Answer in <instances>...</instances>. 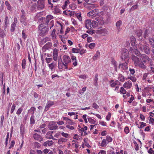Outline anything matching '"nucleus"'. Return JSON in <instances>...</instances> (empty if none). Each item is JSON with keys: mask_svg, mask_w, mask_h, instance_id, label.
Here are the masks:
<instances>
[{"mask_svg": "<svg viewBox=\"0 0 154 154\" xmlns=\"http://www.w3.org/2000/svg\"><path fill=\"white\" fill-rule=\"evenodd\" d=\"M106 2V0H100V4L101 6H103L102 8L103 10H105L106 7H105V3Z\"/></svg>", "mask_w": 154, "mask_h": 154, "instance_id": "a878e982", "label": "nucleus"}, {"mask_svg": "<svg viewBox=\"0 0 154 154\" xmlns=\"http://www.w3.org/2000/svg\"><path fill=\"white\" fill-rule=\"evenodd\" d=\"M142 31L141 29L137 30L136 31V33L137 35L139 37L141 36L142 35Z\"/></svg>", "mask_w": 154, "mask_h": 154, "instance_id": "473e14b6", "label": "nucleus"}, {"mask_svg": "<svg viewBox=\"0 0 154 154\" xmlns=\"http://www.w3.org/2000/svg\"><path fill=\"white\" fill-rule=\"evenodd\" d=\"M8 18V16L5 17V27L6 28L8 27V24L9 23Z\"/></svg>", "mask_w": 154, "mask_h": 154, "instance_id": "2f4dec72", "label": "nucleus"}, {"mask_svg": "<svg viewBox=\"0 0 154 154\" xmlns=\"http://www.w3.org/2000/svg\"><path fill=\"white\" fill-rule=\"evenodd\" d=\"M69 3V0L66 1L64 3V5L63 6V9H65L66 8L67 5Z\"/></svg>", "mask_w": 154, "mask_h": 154, "instance_id": "de8ad7c7", "label": "nucleus"}, {"mask_svg": "<svg viewBox=\"0 0 154 154\" xmlns=\"http://www.w3.org/2000/svg\"><path fill=\"white\" fill-rule=\"evenodd\" d=\"M61 134L62 136L65 137L66 138H67L69 137V135L67 133H65L64 132H62L61 133Z\"/></svg>", "mask_w": 154, "mask_h": 154, "instance_id": "5fc2aeb1", "label": "nucleus"}, {"mask_svg": "<svg viewBox=\"0 0 154 154\" xmlns=\"http://www.w3.org/2000/svg\"><path fill=\"white\" fill-rule=\"evenodd\" d=\"M38 33L42 37H44L47 34L49 31L48 26H44L42 24L38 26Z\"/></svg>", "mask_w": 154, "mask_h": 154, "instance_id": "f257e3e1", "label": "nucleus"}, {"mask_svg": "<svg viewBox=\"0 0 154 154\" xmlns=\"http://www.w3.org/2000/svg\"><path fill=\"white\" fill-rule=\"evenodd\" d=\"M22 38L24 39L25 40L27 38V35L26 34V32L25 30H23L22 32Z\"/></svg>", "mask_w": 154, "mask_h": 154, "instance_id": "37998d69", "label": "nucleus"}, {"mask_svg": "<svg viewBox=\"0 0 154 154\" xmlns=\"http://www.w3.org/2000/svg\"><path fill=\"white\" fill-rule=\"evenodd\" d=\"M106 32V29L105 28H103L101 29H100L98 31V32L100 33H105Z\"/></svg>", "mask_w": 154, "mask_h": 154, "instance_id": "e2e57ef3", "label": "nucleus"}, {"mask_svg": "<svg viewBox=\"0 0 154 154\" xmlns=\"http://www.w3.org/2000/svg\"><path fill=\"white\" fill-rule=\"evenodd\" d=\"M67 140V138L61 137L58 139L57 143L59 144H62L63 143L66 142Z\"/></svg>", "mask_w": 154, "mask_h": 154, "instance_id": "393cba45", "label": "nucleus"}, {"mask_svg": "<svg viewBox=\"0 0 154 154\" xmlns=\"http://www.w3.org/2000/svg\"><path fill=\"white\" fill-rule=\"evenodd\" d=\"M131 59L134 62V64L136 66H137V65L140 62L139 58L134 54H132L131 56Z\"/></svg>", "mask_w": 154, "mask_h": 154, "instance_id": "9d476101", "label": "nucleus"}, {"mask_svg": "<svg viewBox=\"0 0 154 154\" xmlns=\"http://www.w3.org/2000/svg\"><path fill=\"white\" fill-rule=\"evenodd\" d=\"M119 75V80L121 82H124L125 81L124 77L120 74Z\"/></svg>", "mask_w": 154, "mask_h": 154, "instance_id": "e433bc0d", "label": "nucleus"}, {"mask_svg": "<svg viewBox=\"0 0 154 154\" xmlns=\"http://www.w3.org/2000/svg\"><path fill=\"white\" fill-rule=\"evenodd\" d=\"M16 108V105L14 104H13L12 105V106L11 108V114H12L14 112V110Z\"/></svg>", "mask_w": 154, "mask_h": 154, "instance_id": "13d9d810", "label": "nucleus"}, {"mask_svg": "<svg viewBox=\"0 0 154 154\" xmlns=\"http://www.w3.org/2000/svg\"><path fill=\"white\" fill-rule=\"evenodd\" d=\"M124 132L126 134H128L129 133V130L128 127L126 126L125 127L124 129Z\"/></svg>", "mask_w": 154, "mask_h": 154, "instance_id": "338daca9", "label": "nucleus"}, {"mask_svg": "<svg viewBox=\"0 0 154 154\" xmlns=\"http://www.w3.org/2000/svg\"><path fill=\"white\" fill-rule=\"evenodd\" d=\"M56 29H54L51 33V35L52 39H55L56 38V35L55 34Z\"/></svg>", "mask_w": 154, "mask_h": 154, "instance_id": "72a5a7b5", "label": "nucleus"}, {"mask_svg": "<svg viewBox=\"0 0 154 154\" xmlns=\"http://www.w3.org/2000/svg\"><path fill=\"white\" fill-rule=\"evenodd\" d=\"M54 11L55 13H58L60 12V10L57 8L56 6H54Z\"/></svg>", "mask_w": 154, "mask_h": 154, "instance_id": "09e8293b", "label": "nucleus"}, {"mask_svg": "<svg viewBox=\"0 0 154 154\" xmlns=\"http://www.w3.org/2000/svg\"><path fill=\"white\" fill-rule=\"evenodd\" d=\"M53 142L52 140H48L45 142L43 144V145L45 146H51L53 145Z\"/></svg>", "mask_w": 154, "mask_h": 154, "instance_id": "4be33fe9", "label": "nucleus"}, {"mask_svg": "<svg viewBox=\"0 0 154 154\" xmlns=\"http://www.w3.org/2000/svg\"><path fill=\"white\" fill-rule=\"evenodd\" d=\"M140 50L143 51L147 54H149L151 51L150 48L149 46L146 45H140L139 46Z\"/></svg>", "mask_w": 154, "mask_h": 154, "instance_id": "7ed1b4c3", "label": "nucleus"}, {"mask_svg": "<svg viewBox=\"0 0 154 154\" xmlns=\"http://www.w3.org/2000/svg\"><path fill=\"white\" fill-rule=\"evenodd\" d=\"M16 25L14 23H13L11 27V32H13L15 29Z\"/></svg>", "mask_w": 154, "mask_h": 154, "instance_id": "603ef678", "label": "nucleus"}, {"mask_svg": "<svg viewBox=\"0 0 154 154\" xmlns=\"http://www.w3.org/2000/svg\"><path fill=\"white\" fill-rule=\"evenodd\" d=\"M88 119L90 123L92 124H94L95 123L96 121L90 117L88 118Z\"/></svg>", "mask_w": 154, "mask_h": 154, "instance_id": "864d4df0", "label": "nucleus"}, {"mask_svg": "<svg viewBox=\"0 0 154 154\" xmlns=\"http://www.w3.org/2000/svg\"><path fill=\"white\" fill-rule=\"evenodd\" d=\"M125 63H122V68L123 69H127L128 67V66L127 65L128 63V62L127 61H125Z\"/></svg>", "mask_w": 154, "mask_h": 154, "instance_id": "7c9ffc66", "label": "nucleus"}, {"mask_svg": "<svg viewBox=\"0 0 154 154\" xmlns=\"http://www.w3.org/2000/svg\"><path fill=\"white\" fill-rule=\"evenodd\" d=\"M53 18V17L51 15H48L46 17V19L45 20H46V21H49L51 20Z\"/></svg>", "mask_w": 154, "mask_h": 154, "instance_id": "c9c22d12", "label": "nucleus"}, {"mask_svg": "<svg viewBox=\"0 0 154 154\" xmlns=\"http://www.w3.org/2000/svg\"><path fill=\"white\" fill-rule=\"evenodd\" d=\"M55 66L56 64L53 63L48 64V66L49 68L51 70L54 69Z\"/></svg>", "mask_w": 154, "mask_h": 154, "instance_id": "4c0bfd02", "label": "nucleus"}, {"mask_svg": "<svg viewBox=\"0 0 154 154\" xmlns=\"http://www.w3.org/2000/svg\"><path fill=\"white\" fill-rule=\"evenodd\" d=\"M72 62L73 63L72 64L74 66H75L77 65V61L76 57L75 56H72L71 57Z\"/></svg>", "mask_w": 154, "mask_h": 154, "instance_id": "5701e85b", "label": "nucleus"}, {"mask_svg": "<svg viewBox=\"0 0 154 154\" xmlns=\"http://www.w3.org/2000/svg\"><path fill=\"white\" fill-rule=\"evenodd\" d=\"M100 54L99 52L98 51H97L94 55V56L93 57V60H97V59H98L100 56Z\"/></svg>", "mask_w": 154, "mask_h": 154, "instance_id": "cd10ccee", "label": "nucleus"}, {"mask_svg": "<svg viewBox=\"0 0 154 154\" xmlns=\"http://www.w3.org/2000/svg\"><path fill=\"white\" fill-rule=\"evenodd\" d=\"M91 20H87L85 21V26L86 28L88 29H91Z\"/></svg>", "mask_w": 154, "mask_h": 154, "instance_id": "aec40b11", "label": "nucleus"}, {"mask_svg": "<svg viewBox=\"0 0 154 154\" xmlns=\"http://www.w3.org/2000/svg\"><path fill=\"white\" fill-rule=\"evenodd\" d=\"M87 5V7L90 9H92L94 7V5L93 4H88Z\"/></svg>", "mask_w": 154, "mask_h": 154, "instance_id": "4d7b16f0", "label": "nucleus"}, {"mask_svg": "<svg viewBox=\"0 0 154 154\" xmlns=\"http://www.w3.org/2000/svg\"><path fill=\"white\" fill-rule=\"evenodd\" d=\"M36 8H37V5L36 3L33 4L31 8V9L32 11L35 10Z\"/></svg>", "mask_w": 154, "mask_h": 154, "instance_id": "3c124183", "label": "nucleus"}, {"mask_svg": "<svg viewBox=\"0 0 154 154\" xmlns=\"http://www.w3.org/2000/svg\"><path fill=\"white\" fill-rule=\"evenodd\" d=\"M140 123L141 125L140 126H138V128H143V127L145 126H146V123H144L143 122H140Z\"/></svg>", "mask_w": 154, "mask_h": 154, "instance_id": "bf43d9fd", "label": "nucleus"}, {"mask_svg": "<svg viewBox=\"0 0 154 154\" xmlns=\"http://www.w3.org/2000/svg\"><path fill=\"white\" fill-rule=\"evenodd\" d=\"M35 110V107L33 106L31 107L30 109L28 110V113L31 114L32 115H34V114Z\"/></svg>", "mask_w": 154, "mask_h": 154, "instance_id": "c756f323", "label": "nucleus"}, {"mask_svg": "<svg viewBox=\"0 0 154 154\" xmlns=\"http://www.w3.org/2000/svg\"><path fill=\"white\" fill-rule=\"evenodd\" d=\"M148 152L150 154H154V150L150 148L149 150H148Z\"/></svg>", "mask_w": 154, "mask_h": 154, "instance_id": "774afa93", "label": "nucleus"}, {"mask_svg": "<svg viewBox=\"0 0 154 154\" xmlns=\"http://www.w3.org/2000/svg\"><path fill=\"white\" fill-rule=\"evenodd\" d=\"M95 44L94 43H92L90 44L89 45V47L91 49H93L95 47Z\"/></svg>", "mask_w": 154, "mask_h": 154, "instance_id": "052dcab7", "label": "nucleus"}, {"mask_svg": "<svg viewBox=\"0 0 154 154\" xmlns=\"http://www.w3.org/2000/svg\"><path fill=\"white\" fill-rule=\"evenodd\" d=\"M45 0H38L37 2V8L38 10H42L45 7Z\"/></svg>", "mask_w": 154, "mask_h": 154, "instance_id": "0eeeda50", "label": "nucleus"}, {"mask_svg": "<svg viewBox=\"0 0 154 154\" xmlns=\"http://www.w3.org/2000/svg\"><path fill=\"white\" fill-rule=\"evenodd\" d=\"M64 63L61 60H59L58 61V68L59 69H61L63 68H64Z\"/></svg>", "mask_w": 154, "mask_h": 154, "instance_id": "412c9836", "label": "nucleus"}, {"mask_svg": "<svg viewBox=\"0 0 154 154\" xmlns=\"http://www.w3.org/2000/svg\"><path fill=\"white\" fill-rule=\"evenodd\" d=\"M99 144L100 146L102 147H104L106 145V140L105 139H103L101 143L99 142Z\"/></svg>", "mask_w": 154, "mask_h": 154, "instance_id": "58836bf2", "label": "nucleus"}, {"mask_svg": "<svg viewBox=\"0 0 154 154\" xmlns=\"http://www.w3.org/2000/svg\"><path fill=\"white\" fill-rule=\"evenodd\" d=\"M21 14L20 18V21L24 26L27 25V20L26 17V14L24 10L22 9L21 11Z\"/></svg>", "mask_w": 154, "mask_h": 154, "instance_id": "20e7f679", "label": "nucleus"}, {"mask_svg": "<svg viewBox=\"0 0 154 154\" xmlns=\"http://www.w3.org/2000/svg\"><path fill=\"white\" fill-rule=\"evenodd\" d=\"M5 34L4 33L3 30L0 29V36L1 37H3L5 36Z\"/></svg>", "mask_w": 154, "mask_h": 154, "instance_id": "6e6d98bb", "label": "nucleus"}, {"mask_svg": "<svg viewBox=\"0 0 154 154\" xmlns=\"http://www.w3.org/2000/svg\"><path fill=\"white\" fill-rule=\"evenodd\" d=\"M48 128L51 130H55L57 128L58 126L57 125L49 124L48 125Z\"/></svg>", "mask_w": 154, "mask_h": 154, "instance_id": "f3484780", "label": "nucleus"}, {"mask_svg": "<svg viewBox=\"0 0 154 154\" xmlns=\"http://www.w3.org/2000/svg\"><path fill=\"white\" fill-rule=\"evenodd\" d=\"M76 16L79 21L82 20V17H81V14L80 13H79L75 14Z\"/></svg>", "mask_w": 154, "mask_h": 154, "instance_id": "c03bdc74", "label": "nucleus"}, {"mask_svg": "<svg viewBox=\"0 0 154 154\" xmlns=\"http://www.w3.org/2000/svg\"><path fill=\"white\" fill-rule=\"evenodd\" d=\"M53 131H49L45 135V138L48 139H51L53 138V136L52 135Z\"/></svg>", "mask_w": 154, "mask_h": 154, "instance_id": "6ab92c4d", "label": "nucleus"}, {"mask_svg": "<svg viewBox=\"0 0 154 154\" xmlns=\"http://www.w3.org/2000/svg\"><path fill=\"white\" fill-rule=\"evenodd\" d=\"M54 103L52 101L49 100L46 103V106L45 109V111L48 110L49 108L54 105Z\"/></svg>", "mask_w": 154, "mask_h": 154, "instance_id": "9b49d317", "label": "nucleus"}, {"mask_svg": "<svg viewBox=\"0 0 154 154\" xmlns=\"http://www.w3.org/2000/svg\"><path fill=\"white\" fill-rule=\"evenodd\" d=\"M121 59L125 61H128L129 59V53L128 51L126 49H123L121 51Z\"/></svg>", "mask_w": 154, "mask_h": 154, "instance_id": "f03ea898", "label": "nucleus"}, {"mask_svg": "<svg viewBox=\"0 0 154 154\" xmlns=\"http://www.w3.org/2000/svg\"><path fill=\"white\" fill-rule=\"evenodd\" d=\"M95 20L98 21L100 24L103 25L104 23L103 18L100 16L97 17L95 18Z\"/></svg>", "mask_w": 154, "mask_h": 154, "instance_id": "4468645a", "label": "nucleus"}, {"mask_svg": "<svg viewBox=\"0 0 154 154\" xmlns=\"http://www.w3.org/2000/svg\"><path fill=\"white\" fill-rule=\"evenodd\" d=\"M58 49L56 48H54L53 50V59L55 61H56L57 59L58 56Z\"/></svg>", "mask_w": 154, "mask_h": 154, "instance_id": "ddd939ff", "label": "nucleus"}, {"mask_svg": "<svg viewBox=\"0 0 154 154\" xmlns=\"http://www.w3.org/2000/svg\"><path fill=\"white\" fill-rule=\"evenodd\" d=\"M63 62L64 63V69H68L67 64L71 62V59L68 55H65L63 57Z\"/></svg>", "mask_w": 154, "mask_h": 154, "instance_id": "39448f33", "label": "nucleus"}, {"mask_svg": "<svg viewBox=\"0 0 154 154\" xmlns=\"http://www.w3.org/2000/svg\"><path fill=\"white\" fill-rule=\"evenodd\" d=\"M140 59L142 62H144L145 64L148 62L151 63L152 60L149 57L145 54H142L140 55Z\"/></svg>", "mask_w": 154, "mask_h": 154, "instance_id": "423d86ee", "label": "nucleus"}, {"mask_svg": "<svg viewBox=\"0 0 154 154\" xmlns=\"http://www.w3.org/2000/svg\"><path fill=\"white\" fill-rule=\"evenodd\" d=\"M72 53H77L79 52L80 49L75 48H72Z\"/></svg>", "mask_w": 154, "mask_h": 154, "instance_id": "49530a36", "label": "nucleus"}, {"mask_svg": "<svg viewBox=\"0 0 154 154\" xmlns=\"http://www.w3.org/2000/svg\"><path fill=\"white\" fill-rule=\"evenodd\" d=\"M144 63L143 62L140 61L137 65V66H138L140 68L143 69H145L146 68V66L144 64Z\"/></svg>", "mask_w": 154, "mask_h": 154, "instance_id": "a211bd4d", "label": "nucleus"}, {"mask_svg": "<svg viewBox=\"0 0 154 154\" xmlns=\"http://www.w3.org/2000/svg\"><path fill=\"white\" fill-rule=\"evenodd\" d=\"M112 139L111 137L108 135L106 136V141L109 142H110L112 141Z\"/></svg>", "mask_w": 154, "mask_h": 154, "instance_id": "680f3d73", "label": "nucleus"}, {"mask_svg": "<svg viewBox=\"0 0 154 154\" xmlns=\"http://www.w3.org/2000/svg\"><path fill=\"white\" fill-rule=\"evenodd\" d=\"M122 21L120 20L118 21L116 23V26L117 29H120V26L122 24Z\"/></svg>", "mask_w": 154, "mask_h": 154, "instance_id": "a18cd8bd", "label": "nucleus"}, {"mask_svg": "<svg viewBox=\"0 0 154 154\" xmlns=\"http://www.w3.org/2000/svg\"><path fill=\"white\" fill-rule=\"evenodd\" d=\"M132 83L131 81H128L125 82L123 85L124 87L127 89L130 88L132 86Z\"/></svg>", "mask_w": 154, "mask_h": 154, "instance_id": "dca6fc26", "label": "nucleus"}, {"mask_svg": "<svg viewBox=\"0 0 154 154\" xmlns=\"http://www.w3.org/2000/svg\"><path fill=\"white\" fill-rule=\"evenodd\" d=\"M5 5L7 7V9L8 10H11V8L9 2L8 1H6L5 2Z\"/></svg>", "mask_w": 154, "mask_h": 154, "instance_id": "79ce46f5", "label": "nucleus"}, {"mask_svg": "<svg viewBox=\"0 0 154 154\" xmlns=\"http://www.w3.org/2000/svg\"><path fill=\"white\" fill-rule=\"evenodd\" d=\"M32 138L35 140L38 141L40 142L42 141L43 140L42 136L39 134H37L36 133L33 134Z\"/></svg>", "mask_w": 154, "mask_h": 154, "instance_id": "6e6552de", "label": "nucleus"}, {"mask_svg": "<svg viewBox=\"0 0 154 154\" xmlns=\"http://www.w3.org/2000/svg\"><path fill=\"white\" fill-rule=\"evenodd\" d=\"M128 79H130L133 82H135L136 80V78L133 77L132 76L128 77Z\"/></svg>", "mask_w": 154, "mask_h": 154, "instance_id": "69168bd1", "label": "nucleus"}, {"mask_svg": "<svg viewBox=\"0 0 154 154\" xmlns=\"http://www.w3.org/2000/svg\"><path fill=\"white\" fill-rule=\"evenodd\" d=\"M98 74H96L95 75L94 78V85L95 86H97L98 85Z\"/></svg>", "mask_w": 154, "mask_h": 154, "instance_id": "b1692460", "label": "nucleus"}, {"mask_svg": "<svg viewBox=\"0 0 154 154\" xmlns=\"http://www.w3.org/2000/svg\"><path fill=\"white\" fill-rule=\"evenodd\" d=\"M149 43L152 48H154V38H149Z\"/></svg>", "mask_w": 154, "mask_h": 154, "instance_id": "c85d7f7f", "label": "nucleus"}, {"mask_svg": "<svg viewBox=\"0 0 154 154\" xmlns=\"http://www.w3.org/2000/svg\"><path fill=\"white\" fill-rule=\"evenodd\" d=\"M26 61L25 59L22 60L21 63L22 68L24 69L26 68Z\"/></svg>", "mask_w": 154, "mask_h": 154, "instance_id": "f704fd0d", "label": "nucleus"}, {"mask_svg": "<svg viewBox=\"0 0 154 154\" xmlns=\"http://www.w3.org/2000/svg\"><path fill=\"white\" fill-rule=\"evenodd\" d=\"M99 14L97 12V10L94 9L89 12L88 13V14L90 16H96L98 14Z\"/></svg>", "mask_w": 154, "mask_h": 154, "instance_id": "2eb2a0df", "label": "nucleus"}, {"mask_svg": "<svg viewBox=\"0 0 154 154\" xmlns=\"http://www.w3.org/2000/svg\"><path fill=\"white\" fill-rule=\"evenodd\" d=\"M120 91L121 93L125 94L126 93L127 91L124 89V87H121L120 89Z\"/></svg>", "mask_w": 154, "mask_h": 154, "instance_id": "a19ab883", "label": "nucleus"}, {"mask_svg": "<svg viewBox=\"0 0 154 154\" xmlns=\"http://www.w3.org/2000/svg\"><path fill=\"white\" fill-rule=\"evenodd\" d=\"M131 43L132 46H135L136 45V40L135 38L133 36L131 37Z\"/></svg>", "mask_w": 154, "mask_h": 154, "instance_id": "bb28decb", "label": "nucleus"}, {"mask_svg": "<svg viewBox=\"0 0 154 154\" xmlns=\"http://www.w3.org/2000/svg\"><path fill=\"white\" fill-rule=\"evenodd\" d=\"M30 122L31 124H34L35 121L34 119V115H32L31 116L30 119Z\"/></svg>", "mask_w": 154, "mask_h": 154, "instance_id": "8fccbe9b", "label": "nucleus"}, {"mask_svg": "<svg viewBox=\"0 0 154 154\" xmlns=\"http://www.w3.org/2000/svg\"><path fill=\"white\" fill-rule=\"evenodd\" d=\"M54 20H51L50 23L49 24V26L50 27V29H51L52 27L54 25Z\"/></svg>", "mask_w": 154, "mask_h": 154, "instance_id": "0e129e2a", "label": "nucleus"}, {"mask_svg": "<svg viewBox=\"0 0 154 154\" xmlns=\"http://www.w3.org/2000/svg\"><path fill=\"white\" fill-rule=\"evenodd\" d=\"M130 52L132 54H135L137 56H139L140 57V55L141 54L139 51L134 48L130 47Z\"/></svg>", "mask_w": 154, "mask_h": 154, "instance_id": "1a4fd4ad", "label": "nucleus"}, {"mask_svg": "<svg viewBox=\"0 0 154 154\" xmlns=\"http://www.w3.org/2000/svg\"><path fill=\"white\" fill-rule=\"evenodd\" d=\"M98 23L95 20L93 21L91 23L92 26L93 28L96 27L97 26Z\"/></svg>", "mask_w": 154, "mask_h": 154, "instance_id": "ea45409f", "label": "nucleus"}, {"mask_svg": "<svg viewBox=\"0 0 154 154\" xmlns=\"http://www.w3.org/2000/svg\"><path fill=\"white\" fill-rule=\"evenodd\" d=\"M151 30H150L149 28H147L146 29L143 34L144 38L146 39L147 37H148L151 34Z\"/></svg>", "mask_w": 154, "mask_h": 154, "instance_id": "f8f14e48", "label": "nucleus"}]
</instances>
